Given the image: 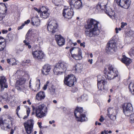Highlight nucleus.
Wrapping results in <instances>:
<instances>
[{"instance_id": "27", "label": "nucleus", "mask_w": 134, "mask_h": 134, "mask_svg": "<svg viewBox=\"0 0 134 134\" xmlns=\"http://www.w3.org/2000/svg\"><path fill=\"white\" fill-rule=\"evenodd\" d=\"M66 13H68V15H67V16L68 17V19L71 18L72 16L74 15V12L73 9L72 8H69L68 7V10L66 11Z\"/></svg>"}, {"instance_id": "61", "label": "nucleus", "mask_w": 134, "mask_h": 134, "mask_svg": "<svg viewBox=\"0 0 134 134\" xmlns=\"http://www.w3.org/2000/svg\"><path fill=\"white\" fill-rule=\"evenodd\" d=\"M29 31H28L27 32V33L26 35V39L27 38V37L29 36Z\"/></svg>"}, {"instance_id": "17", "label": "nucleus", "mask_w": 134, "mask_h": 134, "mask_svg": "<svg viewBox=\"0 0 134 134\" xmlns=\"http://www.w3.org/2000/svg\"><path fill=\"white\" fill-rule=\"evenodd\" d=\"M10 122L6 120L3 121L2 118H0V126L3 130H7L11 128V126L9 124Z\"/></svg>"}, {"instance_id": "54", "label": "nucleus", "mask_w": 134, "mask_h": 134, "mask_svg": "<svg viewBox=\"0 0 134 134\" xmlns=\"http://www.w3.org/2000/svg\"><path fill=\"white\" fill-rule=\"evenodd\" d=\"M85 43L83 42V43H80V45L81 46L83 47H85Z\"/></svg>"}, {"instance_id": "57", "label": "nucleus", "mask_w": 134, "mask_h": 134, "mask_svg": "<svg viewBox=\"0 0 134 134\" xmlns=\"http://www.w3.org/2000/svg\"><path fill=\"white\" fill-rule=\"evenodd\" d=\"M7 63L10 64H11V62L10 61V59H7Z\"/></svg>"}, {"instance_id": "7", "label": "nucleus", "mask_w": 134, "mask_h": 134, "mask_svg": "<svg viewBox=\"0 0 134 134\" xmlns=\"http://www.w3.org/2000/svg\"><path fill=\"white\" fill-rule=\"evenodd\" d=\"M97 79L98 88L99 90H101L102 88L105 89V86L107 83L106 77L104 75H99L97 76Z\"/></svg>"}, {"instance_id": "63", "label": "nucleus", "mask_w": 134, "mask_h": 134, "mask_svg": "<svg viewBox=\"0 0 134 134\" xmlns=\"http://www.w3.org/2000/svg\"><path fill=\"white\" fill-rule=\"evenodd\" d=\"M20 108L19 106L17 107V108L16 109V111L17 112L20 110Z\"/></svg>"}, {"instance_id": "21", "label": "nucleus", "mask_w": 134, "mask_h": 134, "mask_svg": "<svg viewBox=\"0 0 134 134\" xmlns=\"http://www.w3.org/2000/svg\"><path fill=\"white\" fill-rule=\"evenodd\" d=\"M16 76L17 75L19 76H28V73L27 71H26L22 69H20L18 70L15 74Z\"/></svg>"}, {"instance_id": "42", "label": "nucleus", "mask_w": 134, "mask_h": 134, "mask_svg": "<svg viewBox=\"0 0 134 134\" xmlns=\"http://www.w3.org/2000/svg\"><path fill=\"white\" fill-rule=\"evenodd\" d=\"M14 36V35L12 34H10L9 36H8L9 41L12 40L13 39Z\"/></svg>"}, {"instance_id": "56", "label": "nucleus", "mask_w": 134, "mask_h": 134, "mask_svg": "<svg viewBox=\"0 0 134 134\" xmlns=\"http://www.w3.org/2000/svg\"><path fill=\"white\" fill-rule=\"evenodd\" d=\"M34 9L35 10H36V11L38 13L40 12V9H37L36 8V7L34 8Z\"/></svg>"}, {"instance_id": "22", "label": "nucleus", "mask_w": 134, "mask_h": 134, "mask_svg": "<svg viewBox=\"0 0 134 134\" xmlns=\"http://www.w3.org/2000/svg\"><path fill=\"white\" fill-rule=\"evenodd\" d=\"M45 97L44 92L41 91L38 93L36 95V98L37 100L41 101L44 99Z\"/></svg>"}, {"instance_id": "46", "label": "nucleus", "mask_w": 134, "mask_h": 134, "mask_svg": "<svg viewBox=\"0 0 134 134\" xmlns=\"http://www.w3.org/2000/svg\"><path fill=\"white\" fill-rule=\"evenodd\" d=\"M24 49V47H21L20 48H19L18 49V51L17 52H16V53H19V52H21L23 51Z\"/></svg>"}, {"instance_id": "24", "label": "nucleus", "mask_w": 134, "mask_h": 134, "mask_svg": "<svg viewBox=\"0 0 134 134\" xmlns=\"http://www.w3.org/2000/svg\"><path fill=\"white\" fill-rule=\"evenodd\" d=\"M5 8V12L7 11V8L5 4L3 3H0V9H3V8ZM5 16V14L3 13H0V21L2 20L3 18Z\"/></svg>"}, {"instance_id": "26", "label": "nucleus", "mask_w": 134, "mask_h": 134, "mask_svg": "<svg viewBox=\"0 0 134 134\" xmlns=\"http://www.w3.org/2000/svg\"><path fill=\"white\" fill-rule=\"evenodd\" d=\"M26 79H24L23 76H21L18 80H17L16 82V86H18L19 85H23L25 83L26 81Z\"/></svg>"}, {"instance_id": "32", "label": "nucleus", "mask_w": 134, "mask_h": 134, "mask_svg": "<svg viewBox=\"0 0 134 134\" xmlns=\"http://www.w3.org/2000/svg\"><path fill=\"white\" fill-rule=\"evenodd\" d=\"M129 88L132 94L134 95V83H130L129 86Z\"/></svg>"}, {"instance_id": "35", "label": "nucleus", "mask_w": 134, "mask_h": 134, "mask_svg": "<svg viewBox=\"0 0 134 134\" xmlns=\"http://www.w3.org/2000/svg\"><path fill=\"white\" fill-rule=\"evenodd\" d=\"M68 10V7H65L63 9V16H64L65 18H68V17L67 16V15H68V13H66V11Z\"/></svg>"}, {"instance_id": "20", "label": "nucleus", "mask_w": 134, "mask_h": 134, "mask_svg": "<svg viewBox=\"0 0 134 134\" xmlns=\"http://www.w3.org/2000/svg\"><path fill=\"white\" fill-rule=\"evenodd\" d=\"M51 69L50 65L48 64H45L43 67L42 72L43 75H47L49 74Z\"/></svg>"}, {"instance_id": "16", "label": "nucleus", "mask_w": 134, "mask_h": 134, "mask_svg": "<svg viewBox=\"0 0 134 134\" xmlns=\"http://www.w3.org/2000/svg\"><path fill=\"white\" fill-rule=\"evenodd\" d=\"M69 3L70 6L72 5L76 9H81L82 7V3L80 0H71Z\"/></svg>"}, {"instance_id": "14", "label": "nucleus", "mask_w": 134, "mask_h": 134, "mask_svg": "<svg viewBox=\"0 0 134 134\" xmlns=\"http://www.w3.org/2000/svg\"><path fill=\"white\" fill-rule=\"evenodd\" d=\"M73 51H74V52L75 51L78 52V54L77 55L75 54H72L71 56L72 57L76 60H80L82 59L81 53L80 50L78 48L75 47L71 48L70 50L71 53Z\"/></svg>"}, {"instance_id": "11", "label": "nucleus", "mask_w": 134, "mask_h": 134, "mask_svg": "<svg viewBox=\"0 0 134 134\" xmlns=\"http://www.w3.org/2000/svg\"><path fill=\"white\" fill-rule=\"evenodd\" d=\"M34 124L33 120L32 119L29 120L27 122L24 123L25 130L27 134L31 133L33 131Z\"/></svg>"}, {"instance_id": "50", "label": "nucleus", "mask_w": 134, "mask_h": 134, "mask_svg": "<svg viewBox=\"0 0 134 134\" xmlns=\"http://www.w3.org/2000/svg\"><path fill=\"white\" fill-rule=\"evenodd\" d=\"M23 42L24 43H25V44L27 46L29 45L30 44L29 42H27V41L26 40H24Z\"/></svg>"}, {"instance_id": "18", "label": "nucleus", "mask_w": 134, "mask_h": 134, "mask_svg": "<svg viewBox=\"0 0 134 134\" xmlns=\"http://www.w3.org/2000/svg\"><path fill=\"white\" fill-rule=\"evenodd\" d=\"M98 7H99L102 10L105 9L106 10L105 11V12L106 13H107V14L110 18H111L112 17V15H110V14H113L114 12L112 11L111 9L110 8L109 10H108L109 9V8H107V9L106 5H103L102 4H99L98 6Z\"/></svg>"}, {"instance_id": "6", "label": "nucleus", "mask_w": 134, "mask_h": 134, "mask_svg": "<svg viewBox=\"0 0 134 134\" xmlns=\"http://www.w3.org/2000/svg\"><path fill=\"white\" fill-rule=\"evenodd\" d=\"M107 67L108 70L107 78L108 79L111 80L118 76V72L116 70L114 69L113 65H109Z\"/></svg>"}, {"instance_id": "52", "label": "nucleus", "mask_w": 134, "mask_h": 134, "mask_svg": "<svg viewBox=\"0 0 134 134\" xmlns=\"http://www.w3.org/2000/svg\"><path fill=\"white\" fill-rule=\"evenodd\" d=\"M30 22V20H27L25 22L24 24H25H25H29Z\"/></svg>"}, {"instance_id": "40", "label": "nucleus", "mask_w": 134, "mask_h": 134, "mask_svg": "<svg viewBox=\"0 0 134 134\" xmlns=\"http://www.w3.org/2000/svg\"><path fill=\"white\" fill-rule=\"evenodd\" d=\"M5 41V39L2 37H0V44L2 45H5V43L4 41Z\"/></svg>"}, {"instance_id": "64", "label": "nucleus", "mask_w": 134, "mask_h": 134, "mask_svg": "<svg viewBox=\"0 0 134 134\" xmlns=\"http://www.w3.org/2000/svg\"><path fill=\"white\" fill-rule=\"evenodd\" d=\"M14 130L13 129H12L10 132V134H13L14 132Z\"/></svg>"}, {"instance_id": "34", "label": "nucleus", "mask_w": 134, "mask_h": 134, "mask_svg": "<svg viewBox=\"0 0 134 134\" xmlns=\"http://www.w3.org/2000/svg\"><path fill=\"white\" fill-rule=\"evenodd\" d=\"M0 86L1 91L3 90L4 88H7L8 86L7 82H4L3 83L0 84Z\"/></svg>"}, {"instance_id": "36", "label": "nucleus", "mask_w": 134, "mask_h": 134, "mask_svg": "<svg viewBox=\"0 0 134 134\" xmlns=\"http://www.w3.org/2000/svg\"><path fill=\"white\" fill-rule=\"evenodd\" d=\"M10 61L12 65H17L18 63V61L16 60L15 59L13 58L10 59Z\"/></svg>"}, {"instance_id": "49", "label": "nucleus", "mask_w": 134, "mask_h": 134, "mask_svg": "<svg viewBox=\"0 0 134 134\" xmlns=\"http://www.w3.org/2000/svg\"><path fill=\"white\" fill-rule=\"evenodd\" d=\"M116 31V33H118V30L119 31H120L121 30V28H119L118 29L117 28H116L115 29Z\"/></svg>"}, {"instance_id": "5", "label": "nucleus", "mask_w": 134, "mask_h": 134, "mask_svg": "<svg viewBox=\"0 0 134 134\" xmlns=\"http://www.w3.org/2000/svg\"><path fill=\"white\" fill-rule=\"evenodd\" d=\"M82 108L77 107L74 111V115L76 120L79 121L83 122L86 120L85 115L83 113Z\"/></svg>"}, {"instance_id": "9", "label": "nucleus", "mask_w": 134, "mask_h": 134, "mask_svg": "<svg viewBox=\"0 0 134 134\" xmlns=\"http://www.w3.org/2000/svg\"><path fill=\"white\" fill-rule=\"evenodd\" d=\"M76 80V78L74 75H69L66 77H65L64 83L66 85L71 87L74 85V83Z\"/></svg>"}, {"instance_id": "33", "label": "nucleus", "mask_w": 134, "mask_h": 134, "mask_svg": "<svg viewBox=\"0 0 134 134\" xmlns=\"http://www.w3.org/2000/svg\"><path fill=\"white\" fill-rule=\"evenodd\" d=\"M49 14L48 12H42L40 15L41 17L44 18H47L49 16Z\"/></svg>"}, {"instance_id": "19", "label": "nucleus", "mask_w": 134, "mask_h": 134, "mask_svg": "<svg viewBox=\"0 0 134 134\" xmlns=\"http://www.w3.org/2000/svg\"><path fill=\"white\" fill-rule=\"evenodd\" d=\"M55 39L57 43L59 46H61L64 44V39L61 35H55Z\"/></svg>"}, {"instance_id": "37", "label": "nucleus", "mask_w": 134, "mask_h": 134, "mask_svg": "<svg viewBox=\"0 0 134 134\" xmlns=\"http://www.w3.org/2000/svg\"><path fill=\"white\" fill-rule=\"evenodd\" d=\"M40 12H48V8L45 6H42L40 8Z\"/></svg>"}, {"instance_id": "8", "label": "nucleus", "mask_w": 134, "mask_h": 134, "mask_svg": "<svg viewBox=\"0 0 134 134\" xmlns=\"http://www.w3.org/2000/svg\"><path fill=\"white\" fill-rule=\"evenodd\" d=\"M58 24L56 20H51L47 26L48 30L52 34L55 33L57 30Z\"/></svg>"}, {"instance_id": "15", "label": "nucleus", "mask_w": 134, "mask_h": 134, "mask_svg": "<svg viewBox=\"0 0 134 134\" xmlns=\"http://www.w3.org/2000/svg\"><path fill=\"white\" fill-rule=\"evenodd\" d=\"M108 116L112 120L116 119V115L117 113V110L113 107H110L107 109Z\"/></svg>"}, {"instance_id": "60", "label": "nucleus", "mask_w": 134, "mask_h": 134, "mask_svg": "<svg viewBox=\"0 0 134 134\" xmlns=\"http://www.w3.org/2000/svg\"><path fill=\"white\" fill-rule=\"evenodd\" d=\"M55 122V121L54 120H52V121H49V123L50 124H54Z\"/></svg>"}, {"instance_id": "62", "label": "nucleus", "mask_w": 134, "mask_h": 134, "mask_svg": "<svg viewBox=\"0 0 134 134\" xmlns=\"http://www.w3.org/2000/svg\"><path fill=\"white\" fill-rule=\"evenodd\" d=\"M22 64V65L24 66H28L27 64L26 63H25L24 62H23V63Z\"/></svg>"}, {"instance_id": "59", "label": "nucleus", "mask_w": 134, "mask_h": 134, "mask_svg": "<svg viewBox=\"0 0 134 134\" xmlns=\"http://www.w3.org/2000/svg\"><path fill=\"white\" fill-rule=\"evenodd\" d=\"M37 124H38L39 127L40 128H41L42 127V126H41L42 123L41 122H38L37 123Z\"/></svg>"}, {"instance_id": "38", "label": "nucleus", "mask_w": 134, "mask_h": 134, "mask_svg": "<svg viewBox=\"0 0 134 134\" xmlns=\"http://www.w3.org/2000/svg\"><path fill=\"white\" fill-rule=\"evenodd\" d=\"M4 82H7V80L5 77L4 76L0 77V84L3 83Z\"/></svg>"}, {"instance_id": "48", "label": "nucleus", "mask_w": 134, "mask_h": 134, "mask_svg": "<svg viewBox=\"0 0 134 134\" xmlns=\"http://www.w3.org/2000/svg\"><path fill=\"white\" fill-rule=\"evenodd\" d=\"M104 120V119L102 115L100 116V118L99 119V121L101 122H102Z\"/></svg>"}, {"instance_id": "10", "label": "nucleus", "mask_w": 134, "mask_h": 134, "mask_svg": "<svg viewBox=\"0 0 134 134\" xmlns=\"http://www.w3.org/2000/svg\"><path fill=\"white\" fill-rule=\"evenodd\" d=\"M116 49V43L113 41H111L108 43L106 49L108 53L112 54L115 51Z\"/></svg>"}, {"instance_id": "51", "label": "nucleus", "mask_w": 134, "mask_h": 134, "mask_svg": "<svg viewBox=\"0 0 134 134\" xmlns=\"http://www.w3.org/2000/svg\"><path fill=\"white\" fill-rule=\"evenodd\" d=\"M8 31L7 30H2V32L3 34H5L7 33Z\"/></svg>"}, {"instance_id": "58", "label": "nucleus", "mask_w": 134, "mask_h": 134, "mask_svg": "<svg viewBox=\"0 0 134 134\" xmlns=\"http://www.w3.org/2000/svg\"><path fill=\"white\" fill-rule=\"evenodd\" d=\"M88 62H89L91 64H92L93 63V59H89L88 60Z\"/></svg>"}, {"instance_id": "43", "label": "nucleus", "mask_w": 134, "mask_h": 134, "mask_svg": "<svg viewBox=\"0 0 134 134\" xmlns=\"http://www.w3.org/2000/svg\"><path fill=\"white\" fill-rule=\"evenodd\" d=\"M121 28H123L125 26L127 25V23H124L122 22L121 23Z\"/></svg>"}, {"instance_id": "39", "label": "nucleus", "mask_w": 134, "mask_h": 134, "mask_svg": "<svg viewBox=\"0 0 134 134\" xmlns=\"http://www.w3.org/2000/svg\"><path fill=\"white\" fill-rule=\"evenodd\" d=\"M129 54L131 56H134V47L130 49L129 52Z\"/></svg>"}, {"instance_id": "31", "label": "nucleus", "mask_w": 134, "mask_h": 134, "mask_svg": "<svg viewBox=\"0 0 134 134\" xmlns=\"http://www.w3.org/2000/svg\"><path fill=\"white\" fill-rule=\"evenodd\" d=\"M15 98L11 96H8L7 98L6 101L9 103H13L14 101Z\"/></svg>"}, {"instance_id": "29", "label": "nucleus", "mask_w": 134, "mask_h": 134, "mask_svg": "<svg viewBox=\"0 0 134 134\" xmlns=\"http://www.w3.org/2000/svg\"><path fill=\"white\" fill-rule=\"evenodd\" d=\"M16 89L19 91L24 92L26 89V86L24 85L17 86L16 87Z\"/></svg>"}, {"instance_id": "30", "label": "nucleus", "mask_w": 134, "mask_h": 134, "mask_svg": "<svg viewBox=\"0 0 134 134\" xmlns=\"http://www.w3.org/2000/svg\"><path fill=\"white\" fill-rule=\"evenodd\" d=\"M36 80V84L35 86V90H34L35 91H38L40 88V80L37 79Z\"/></svg>"}, {"instance_id": "55", "label": "nucleus", "mask_w": 134, "mask_h": 134, "mask_svg": "<svg viewBox=\"0 0 134 134\" xmlns=\"http://www.w3.org/2000/svg\"><path fill=\"white\" fill-rule=\"evenodd\" d=\"M24 62L25 63H26L28 64H29L30 63V60H26L25 62Z\"/></svg>"}, {"instance_id": "41", "label": "nucleus", "mask_w": 134, "mask_h": 134, "mask_svg": "<svg viewBox=\"0 0 134 134\" xmlns=\"http://www.w3.org/2000/svg\"><path fill=\"white\" fill-rule=\"evenodd\" d=\"M50 92L52 94H54L55 92V89L54 87H52L50 89Z\"/></svg>"}, {"instance_id": "25", "label": "nucleus", "mask_w": 134, "mask_h": 134, "mask_svg": "<svg viewBox=\"0 0 134 134\" xmlns=\"http://www.w3.org/2000/svg\"><path fill=\"white\" fill-rule=\"evenodd\" d=\"M122 62L127 65H128L131 62L130 59L124 55H122Z\"/></svg>"}, {"instance_id": "23", "label": "nucleus", "mask_w": 134, "mask_h": 134, "mask_svg": "<svg viewBox=\"0 0 134 134\" xmlns=\"http://www.w3.org/2000/svg\"><path fill=\"white\" fill-rule=\"evenodd\" d=\"M31 24L36 26H38L40 25V22L37 16L33 17L31 19Z\"/></svg>"}, {"instance_id": "44", "label": "nucleus", "mask_w": 134, "mask_h": 134, "mask_svg": "<svg viewBox=\"0 0 134 134\" xmlns=\"http://www.w3.org/2000/svg\"><path fill=\"white\" fill-rule=\"evenodd\" d=\"M5 46V45H1L0 44V51H3Z\"/></svg>"}, {"instance_id": "1", "label": "nucleus", "mask_w": 134, "mask_h": 134, "mask_svg": "<svg viewBox=\"0 0 134 134\" xmlns=\"http://www.w3.org/2000/svg\"><path fill=\"white\" fill-rule=\"evenodd\" d=\"M99 22L93 19L87 21V24L85 25V34L86 36L90 37L98 35L100 30L98 26Z\"/></svg>"}, {"instance_id": "2", "label": "nucleus", "mask_w": 134, "mask_h": 134, "mask_svg": "<svg viewBox=\"0 0 134 134\" xmlns=\"http://www.w3.org/2000/svg\"><path fill=\"white\" fill-rule=\"evenodd\" d=\"M33 110H35L36 116L38 118H41L46 116L47 113V108L44 104L41 105L35 108L32 107Z\"/></svg>"}, {"instance_id": "3", "label": "nucleus", "mask_w": 134, "mask_h": 134, "mask_svg": "<svg viewBox=\"0 0 134 134\" xmlns=\"http://www.w3.org/2000/svg\"><path fill=\"white\" fill-rule=\"evenodd\" d=\"M68 65L67 63L64 62L57 64L53 69L54 74L55 75H58L64 72L66 70Z\"/></svg>"}, {"instance_id": "28", "label": "nucleus", "mask_w": 134, "mask_h": 134, "mask_svg": "<svg viewBox=\"0 0 134 134\" xmlns=\"http://www.w3.org/2000/svg\"><path fill=\"white\" fill-rule=\"evenodd\" d=\"M82 68V67L81 65L79 64H78L73 67V70L75 71L76 72H78L80 71Z\"/></svg>"}, {"instance_id": "13", "label": "nucleus", "mask_w": 134, "mask_h": 134, "mask_svg": "<svg viewBox=\"0 0 134 134\" xmlns=\"http://www.w3.org/2000/svg\"><path fill=\"white\" fill-rule=\"evenodd\" d=\"M130 0H117L116 3L118 5L125 9L129 8L130 4Z\"/></svg>"}, {"instance_id": "12", "label": "nucleus", "mask_w": 134, "mask_h": 134, "mask_svg": "<svg viewBox=\"0 0 134 134\" xmlns=\"http://www.w3.org/2000/svg\"><path fill=\"white\" fill-rule=\"evenodd\" d=\"M32 55L35 59L39 60L44 58L45 56V55L42 51L38 50L32 51Z\"/></svg>"}, {"instance_id": "53", "label": "nucleus", "mask_w": 134, "mask_h": 134, "mask_svg": "<svg viewBox=\"0 0 134 134\" xmlns=\"http://www.w3.org/2000/svg\"><path fill=\"white\" fill-rule=\"evenodd\" d=\"M48 85L47 84H46L43 87V89L44 90H46L47 88V86H48Z\"/></svg>"}, {"instance_id": "45", "label": "nucleus", "mask_w": 134, "mask_h": 134, "mask_svg": "<svg viewBox=\"0 0 134 134\" xmlns=\"http://www.w3.org/2000/svg\"><path fill=\"white\" fill-rule=\"evenodd\" d=\"M30 110L29 108H28L27 109L26 113L27 114V116H28L30 113Z\"/></svg>"}, {"instance_id": "4", "label": "nucleus", "mask_w": 134, "mask_h": 134, "mask_svg": "<svg viewBox=\"0 0 134 134\" xmlns=\"http://www.w3.org/2000/svg\"><path fill=\"white\" fill-rule=\"evenodd\" d=\"M123 107V111L125 115L127 116H130V122L131 123H134V114L130 115L133 110L132 105L130 103L125 104Z\"/></svg>"}, {"instance_id": "47", "label": "nucleus", "mask_w": 134, "mask_h": 134, "mask_svg": "<svg viewBox=\"0 0 134 134\" xmlns=\"http://www.w3.org/2000/svg\"><path fill=\"white\" fill-rule=\"evenodd\" d=\"M25 25V24H23L22 25L20 26H19L18 27V30H19L20 29H22L23 27Z\"/></svg>"}]
</instances>
